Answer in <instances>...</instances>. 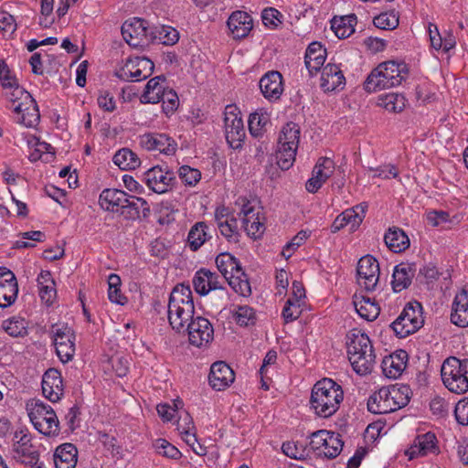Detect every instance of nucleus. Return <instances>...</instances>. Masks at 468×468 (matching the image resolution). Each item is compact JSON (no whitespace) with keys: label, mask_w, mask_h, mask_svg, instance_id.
<instances>
[{"label":"nucleus","mask_w":468,"mask_h":468,"mask_svg":"<svg viewBox=\"0 0 468 468\" xmlns=\"http://www.w3.org/2000/svg\"><path fill=\"white\" fill-rule=\"evenodd\" d=\"M348 360L354 371L365 376L372 372L376 364V354L368 335L358 329L346 335Z\"/></svg>","instance_id":"1"},{"label":"nucleus","mask_w":468,"mask_h":468,"mask_svg":"<svg viewBox=\"0 0 468 468\" xmlns=\"http://www.w3.org/2000/svg\"><path fill=\"white\" fill-rule=\"evenodd\" d=\"M344 399L342 387L331 378L317 381L311 392L310 408L320 418L333 416Z\"/></svg>","instance_id":"2"},{"label":"nucleus","mask_w":468,"mask_h":468,"mask_svg":"<svg viewBox=\"0 0 468 468\" xmlns=\"http://www.w3.org/2000/svg\"><path fill=\"white\" fill-rule=\"evenodd\" d=\"M168 322L178 332H186V326L194 319L195 305L188 285L177 284L171 292L167 305Z\"/></svg>","instance_id":"3"},{"label":"nucleus","mask_w":468,"mask_h":468,"mask_svg":"<svg viewBox=\"0 0 468 468\" xmlns=\"http://www.w3.org/2000/svg\"><path fill=\"white\" fill-rule=\"evenodd\" d=\"M407 75L408 69L404 62L385 61L370 72L364 82V89L368 92L389 89L399 85Z\"/></svg>","instance_id":"4"},{"label":"nucleus","mask_w":468,"mask_h":468,"mask_svg":"<svg viewBox=\"0 0 468 468\" xmlns=\"http://www.w3.org/2000/svg\"><path fill=\"white\" fill-rule=\"evenodd\" d=\"M216 264L221 272L224 282L243 297L251 294V287L249 277L244 271L240 262L230 253H220L216 258Z\"/></svg>","instance_id":"5"},{"label":"nucleus","mask_w":468,"mask_h":468,"mask_svg":"<svg viewBox=\"0 0 468 468\" xmlns=\"http://www.w3.org/2000/svg\"><path fill=\"white\" fill-rule=\"evenodd\" d=\"M409 388L406 386L383 387L371 395L367 401V409L374 414L393 412L409 403Z\"/></svg>","instance_id":"6"},{"label":"nucleus","mask_w":468,"mask_h":468,"mask_svg":"<svg viewBox=\"0 0 468 468\" xmlns=\"http://www.w3.org/2000/svg\"><path fill=\"white\" fill-rule=\"evenodd\" d=\"M441 376L449 391L464 394L468 391V359L446 358L441 367Z\"/></svg>","instance_id":"7"},{"label":"nucleus","mask_w":468,"mask_h":468,"mask_svg":"<svg viewBox=\"0 0 468 468\" xmlns=\"http://www.w3.org/2000/svg\"><path fill=\"white\" fill-rule=\"evenodd\" d=\"M300 127L297 123H286L279 135L276 150L277 165L282 170H288L294 163L300 141Z\"/></svg>","instance_id":"8"},{"label":"nucleus","mask_w":468,"mask_h":468,"mask_svg":"<svg viewBox=\"0 0 468 468\" xmlns=\"http://www.w3.org/2000/svg\"><path fill=\"white\" fill-rule=\"evenodd\" d=\"M30 421L35 429L45 436H57L59 421L51 406L40 399H32L27 404Z\"/></svg>","instance_id":"9"},{"label":"nucleus","mask_w":468,"mask_h":468,"mask_svg":"<svg viewBox=\"0 0 468 468\" xmlns=\"http://www.w3.org/2000/svg\"><path fill=\"white\" fill-rule=\"evenodd\" d=\"M423 322L421 304L418 302H410L390 327L397 336L404 338L419 330Z\"/></svg>","instance_id":"10"},{"label":"nucleus","mask_w":468,"mask_h":468,"mask_svg":"<svg viewBox=\"0 0 468 468\" xmlns=\"http://www.w3.org/2000/svg\"><path fill=\"white\" fill-rule=\"evenodd\" d=\"M50 334L59 360L66 364L75 356L76 335L67 324H55L51 326Z\"/></svg>","instance_id":"11"},{"label":"nucleus","mask_w":468,"mask_h":468,"mask_svg":"<svg viewBox=\"0 0 468 468\" xmlns=\"http://www.w3.org/2000/svg\"><path fill=\"white\" fill-rule=\"evenodd\" d=\"M123 39L133 48L143 47L154 38V32L150 29L146 20L133 17L125 21L122 26Z\"/></svg>","instance_id":"12"},{"label":"nucleus","mask_w":468,"mask_h":468,"mask_svg":"<svg viewBox=\"0 0 468 468\" xmlns=\"http://www.w3.org/2000/svg\"><path fill=\"white\" fill-rule=\"evenodd\" d=\"M237 109L232 105H228L225 110V137L232 149H239L245 139V129L243 121Z\"/></svg>","instance_id":"13"},{"label":"nucleus","mask_w":468,"mask_h":468,"mask_svg":"<svg viewBox=\"0 0 468 468\" xmlns=\"http://www.w3.org/2000/svg\"><path fill=\"white\" fill-rule=\"evenodd\" d=\"M193 286L196 292L201 296L207 295L212 291H219L224 298L228 295L224 280L208 269L201 268L195 273Z\"/></svg>","instance_id":"14"},{"label":"nucleus","mask_w":468,"mask_h":468,"mask_svg":"<svg viewBox=\"0 0 468 468\" xmlns=\"http://www.w3.org/2000/svg\"><path fill=\"white\" fill-rule=\"evenodd\" d=\"M356 276L360 287L368 292L374 291L379 279L378 261L370 255L362 257L357 263Z\"/></svg>","instance_id":"15"},{"label":"nucleus","mask_w":468,"mask_h":468,"mask_svg":"<svg viewBox=\"0 0 468 468\" xmlns=\"http://www.w3.org/2000/svg\"><path fill=\"white\" fill-rule=\"evenodd\" d=\"M144 180L148 187L155 193L167 192L175 184V173L165 166H154L144 173Z\"/></svg>","instance_id":"16"},{"label":"nucleus","mask_w":468,"mask_h":468,"mask_svg":"<svg viewBox=\"0 0 468 468\" xmlns=\"http://www.w3.org/2000/svg\"><path fill=\"white\" fill-rule=\"evenodd\" d=\"M191 345L197 347L207 346L213 340L214 329L211 323L202 316H197L186 326Z\"/></svg>","instance_id":"17"},{"label":"nucleus","mask_w":468,"mask_h":468,"mask_svg":"<svg viewBox=\"0 0 468 468\" xmlns=\"http://www.w3.org/2000/svg\"><path fill=\"white\" fill-rule=\"evenodd\" d=\"M140 145L147 151H158L166 155L176 153L177 144L165 133H148L140 136Z\"/></svg>","instance_id":"18"},{"label":"nucleus","mask_w":468,"mask_h":468,"mask_svg":"<svg viewBox=\"0 0 468 468\" xmlns=\"http://www.w3.org/2000/svg\"><path fill=\"white\" fill-rule=\"evenodd\" d=\"M240 213L243 214L242 223L247 234L254 239L261 238L265 231V225L264 218L261 216L260 211L256 210L250 201L242 199Z\"/></svg>","instance_id":"19"},{"label":"nucleus","mask_w":468,"mask_h":468,"mask_svg":"<svg viewBox=\"0 0 468 468\" xmlns=\"http://www.w3.org/2000/svg\"><path fill=\"white\" fill-rule=\"evenodd\" d=\"M13 452L16 458L21 460L23 463L30 468H44V463L39 461V452L37 447L28 441L27 437H22L20 441H14Z\"/></svg>","instance_id":"20"},{"label":"nucleus","mask_w":468,"mask_h":468,"mask_svg":"<svg viewBox=\"0 0 468 468\" xmlns=\"http://www.w3.org/2000/svg\"><path fill=\"white\" fill-rule=\"evenodd\" d=\"M42 393L51 402L58 401L63 396V380L58 369L48 368L44 373L42 378Z\"/></svg>","instance_id":"21"},{"label":"nucleus","mask_w":468,"mask_h":468,"mask_svg":"<svg viewBox=\"0 0 468 468\" xmlns=\"http://www.w3.org/2000/svg\"><path fill=\"white\" fill-rule=\"evenodd\" d=\"M320 86L324 92L339 91L346 86V78L336 64H327L322 69Z\"/></svg>","instance_id":"22"},{"label":"nucleus","mask_w":468,"mask_h":468,"mask_svg":"<svg viewBox=\"0 0 468 468\" xmlns=\"http://www.w3.org/2000/svg\"><path fill=\"white\" fill-rule=\"evenodd\" d=\"M235 379L234 371L223 361L215 362L210 367L208 381L212 388L224 390Z\"/></svg>","instance_id":"23"},{"label":"nucleus","mask_w":468,"mask_h":468,"mask_svg":"<svg viewBox=\"0 0 468 468\" xmlns=\"http://www.w3.org/2000/svg\"><path fill=\"white\" fill-rule=\"evenodd\" d=\"M408 359V353L402 349L385 356L381 363L383 374L392 379L399 378L406 369Z\"/></svg>","instance_id":"24"},{"label":"nucleus","mask_w":468,"mask_h":468,"mask_svg":"<svg viewBox=\"0 0 468 468\" xmlns=\"http://www.w3.org/2000/svg\"><path fill=\"white\" fill-rule=\"evenodd\" d=\"M260 89L265 99L276 101L283 92L282 76L279 71H269L260 80Z\"/></svg>","instance_id":"25"},{"label":"nucleus","mask_w":468,"mask_h":468,"mask_svg":"<svg viewBox=\"0 0 468 468\" xmlns=\"http://www.w3.org/2000/svg\"><path fill=\"white\" fill-rule=\"evenodd\" d=\"M438 452L437 439L434 433L426 432L418 435L414 440V443L406 451V455L410 460L419 456H425L430 453Z\"/></svg>","instance_id":"26"},{"label":"nucleus","mask_w":468,"mask_h":468,"mask_svg":"<svg viewBox=\"0 0 468 468\" xmlns=\"http://www.w3.org/2000/svg\"><path fill=\"white\" fill-rule=\"evenodd\" d=\"M451 322L459 327L468 326V290L458 292L452 304Z\"/></svg>","instance_id":"27"},{"label":"nucleus","mask_w":468,"mask_h":468,"mask_svg":"<svg viewBox=\"0 0 468 468\" xmlns=\"http://www.w3.org/2000/svg\"><path fill=\"white\" fill-rule=\"evenodd\" d=\"M150 211V206L145 199L127 194L121 215L126 219L135 220L140 218H147Z\"/></svg>","instance_id":"28"},{"label":"nucleus","mask_w":468,"mask_h":468,"mask_svg":"<svg viewBox=\"0 0 468 468\" xmlns=\"http://www.w3.org/2000/svg\"><path fill=\"white\" fill-rule=\"evenodd\" d=\"M416 272V264L401 262L398 264L392 274V289L395 292H399L407 289L412 282Z\"/></svg>","instance_id":"29"},{"label":"nucleus","mask_w":468,"mask_h":468,"mask_svg":"<svg viewBox=\"0 0 468 468\" xmlns=\"http://www.w3.org/2000/svg\"><path fill=\"white\" fill-rule=\"evenodd\" d=\"M127 193L116 189V188H106L102 190L99 197V204L101 207L107 211L120 213L126 202Z\"/></svg>","instance_id":"30"},{"label":"nucleus","mask_w":468,"mask_h":468,"mask_svg":"<svg viewBox=\"0 0 468 468\" xmlns=\"http://www.w3.org/2000/svg\"><path fill=\"white\" fill-rule=\"evenodd\" d=\"M326 58V49L320 42H312L306 48L304 63L310 75L316 74L324 66Z\"/></svg>","instance_id":"31"},{"label":"nucleus","mask_w":468,"mask_h":468,"mask_svg":"<svg viewBox=\"0 0 468 468\" xmlns=\"http://www.w3.org/2000/svg\"><path fill=\"white\" fill-rule=\"evenodd\" d=\"M14 112L16 113V122L31 128L38 124L40 120V114L37 104L33 99L28 101V104L22 105L17 104L14 107Z\"/></svg>","instance_id":"32"},{"label":"nucleus","mask_w":468,"mask_h":468,"mask_svg":"<svg viewBox=\"0 0 468 468\" xmlns=\"http://www.w3.org/2000/svg\"><path fill=\"white\" fill-rule=\"evenodd\" d=\"M227 24L234 38L245 37L252 28L250 16L243 11L233 12Z\"/></svg>","instance_id":"33"},{"label":"nucleus","mask_w":468,"mask_h":468,"mask_svg":"<svg viewBox=\"0 0 468 468\" xmlns=\"http://www.w3.org/2000/svg\"><path fill=\"white\" fill-rule=\"evenodd\" d=\"M53 460L56 468H75L78 450L72 443H63L56 448Z\"/></svg>","instance_id":"34"},{"label":"nucleus","mask_w":468,"mask_h":468,"mask_svg":"<svg viewBox=\"0 0 468 468\" xmlns=\"http://www.w3.org/2000/svg\"><path fill=\"white\" fill-rule=\"evenodd\" d=\"M353 303L359 316L367 321H374L380 314L378 303L367 296L355 295Z\"/></svg>","instance_id":"35"},{"label":"nucleus","mask_w":468,"mask_h":468,"mask_svg":"<svg viewBox=\"0 0 468 468\" xmlns=\"http://www.w3.org/2000/svg\"><path fill=\"white\" fill-rule=\"evenodd\" d=\"M165 78L163 75L156 76L151 79L146 86L144 94L142 95V101L145 103H157L162 100L166 89L163 82Z\"/></svg>","instance_id":"36"},{"label":"nucleus","mask_w":468,"mask_h":468,"mask_svg":"<svg viewBox=\"0 0 468 468\" xmlns=\"http://www.w3.org/2000/svg\"><path fill=\"white\" fill-rule=\"evenodd\" d=\"M384 240L388 249L396 253L402 252L410 247L409 237L399 228L389 229L384 236Z\"/></svg>","instance_id":"37"},{"label":"nucleus","mask_w":468,"mask_h":468,"mask_svg":"<svg viewBox=\"0 0 468 468\" xmlns=\"http://www.w3.org/2000/svg\"><path fill=\"white\" fill-rule=\"evenodd\" d=\"M129 76L133 81H139L150 77L154 71V64L147 58H135L130 62Z\"/></svg>","instance_id":"38"},{"label":"nucleus","mask_w":468,"mask_h":468,"mask_svg":"<svg viewBox=\"0 0 468 468\" xmlns=\"http://www.w3.org/2000/svg\"><path fill=\"white\" fill-rule=\"evenodd\" d=\"M356 16L355 15L334 17L331 28L338 38H346L355 32Z\"/></svg>","instance_id":"39"},{"label":"nucleus","mask_w":468,"mask_h":468,"mask_svg":"<svg viewBox=\"0 0 468 468\" xmlns=\"http://www.w3.org/2000/svg\"><path fill=\"white\" fill-rule=\"evenodd\" d=\"M113 163L122 170H134L141 165L138 155L129 148H122L112 158Z\"/></svg>","instance_id":"40"},{"label":"nucleus","mask_w":468,"mask_h":468,"mask_svg":"<svg viewBox=\"0 0 468 468\" xmlns=\"http://www.w3.org/2000/svg\"><path fill=\"white\" fill-rule=\"evenodd\" d=\"M249 131L253 137H261L270 122V115L262 109L251 113L249 118Z\"/></svg>","instance_id":"41"},{"label":"nucleus","mask_w":468,"mask_h":468,"mask_svg":"<svg viewBox=\"0 0 468 468\" xmlns=\"http://www.w3.org/2000/svg\"><path fill=\"white\" fill-rule=\"evenodd\" d=\"M378 105L389 112H400L406 105V99L402 94L390 92L382 94L378 98Z\"/></svg>","instance_id":"42"},{"label":"nucleus","mask_w":468,"mask_h":468,"mask_svg":"<svg viewBox=\"0 0 468 468\" xmlns=\"http://www.w3.org/2000/svg\"><path fill=\"white\" fill-rule=\"evenodd\" d=\"M207 226L204 222H197L189 230L187 236V242L189 248L196 251L197 250L205 241L210 238L207 231Z\"/></svg>","instance_id":"43"},{"label":"nucleus","mask_w":468,"mask_h":468,"mask_svg":"<svg viewBox=\"0 0 468 468\" xmlns=\"http://www.w3.org/2000/svg\"><path fill=\"white\" fill-rule=\"evenodd\" d=\"M18 293L17 280L0 282V307L5 308L12 305Z\"/></svg>","instance_id":"44"},{"label":"nucleus","mask_w":468,"mask_h":468,"mask_svg":"<svg viewBox=\"0 0 468 468\" xmlns=\"http://www.w3.org/2000/svg\"><path fill=\"white\" fill-rule=\"evenodd\" d=\"M344 442L339 433L332 431L324 443L323 449L319 454L324 455L328 459H334L338 456L343 449Z\"/></svg>","instance_id":"45"},{"label":"nucleus","mask_w":468,"mask_h":468,"mask_svg":"<svg viewBox=\"0 0 468 468\" xmlns=\"http://www.w3.org/2000/svg\"><path fill=\"white\" fill-rule=\"evenodd\" d=\"M2 328L13 337H22L27 334V323L19 316H13L5 320Z\"/></svg>","instance_id":"46"},{"label":"nucleus","mask_w":468,"mask_h":468,"mask_svg":"<svg viewBox=\"0 0 468 468\" xmlns=\"http://www.w3.org/2000/svg\"><path fill=\"white\" fill-rule=\"evenodd\" d=\"M176 426L188 444H193L197 441L194 421L187 412H183V415L179 416Z\"/></svg>","instance_id":"47"},{"label":"nucleus","mask_w":468,"mask_h":468,"mask_svg":"<svg viewBox=\"0 0 468 468\" xmlns=\"http://www.w3.org/2000/svg\"><path fill=\"white\" fill-rule=\"evenodd\" d=\"M232 313L234 320L240 326H250L256 323V313L249 305H237Z\"/></svg>","instance_id":"48"},{"label":"nucleus","mask_w":468,"mask_h":468,"mask_svg":"<svg viewBox=\"0 0 468 468\" xmlns=\"http://www.w3.org/2000/svg\"><path fill=\"white\" fill-rule=\"evenodd\" d=\"M7 89L9 90V91L5 92V97L7 101L12 103V105L9 106V108L13 111L16 105L28 104V101L34 99L29 92H27L23 87L19 85V83L14 87Z\"/></svg>","instance_id":"49"},{"label":"nucleus","mask_w":468,"mask_h":468,"mask_svg":"<svg viewBox=\"0 0 468 468\" xmlns=\"http://www.w3.org/2000/svg\"><path fill=\"white\" fill-rule=\"evenodd\" d=\"M373 24L384 30H392L399 26V16L395 12H384L375 16Z\"/></svg>","instance_id":"50"},{"label":"nucleus","mask_w":468,"mask_h":468,"mask_svg":"<svg viewBox=\"0 0 468 468\" xmlns=\"http://www.w3.org/2000/svg\"><path fill=\"white\" fill-rule=\"evenodd\" d=\"M154 447L157 453L170 459L178 460L182 456L180 451L165 439L155 440Z\"/></svg>","instance_id":"51"},{"label":"nucleus","mask_w":468,"mask_h":468,"mask_svg":"<svg viewBox=\"0 0 468 468\" xmlns=\"http://www.w3.org/2000/svg\"><path fill=\"white\" fill-rule=\"evenodd\" d=\"M218 228L221 235H223L229 241H239V227L235 217L229 218L226 221H220Z\"/></svg>","instance_id":"52"},{"label":"nucleus","mask_w":468,"mask_h":468,"mask_svg":"<svg viewBox=\"0 0 468 468\" xmlns=\"http://www.w3.org/2000/svg\"><path fill=\"white\" fill-rule=\"evenodd\" d=\"M311 232L308 230L299 231L282 249V255L289 259L293 251L298 249L309 237Z\"/></svg>","instance_id":"53"},{"label":"nucleus","mask_w":468,"mask_h":468,"mask_svg":"<svg viewBox=\"0 0 468 468\" xmlns=\"http://www.w3.org/2000/svg\"><path fill=\"white\" fill-rule=\"evenodd\" d=\"M329 177L330 176H325V173H323L315 165L313 169V176L305 184L306 190L310 193H316Z\"/></svg>","instance_id":"54"},{"label":"nucleus","mask_w":468,"mask_h":468,"mask_svg":"<svg viewBox=\"0 0 468 468\" xmlns=\"http://www.w3.org/2000/svg\"><path fill=\"white\" fill-rule=\"evenodd\" d=\"M302 306L297 300L288 299L282 310V317L286 323L296 320L302 314Z\"/></svg>","instance_id":"55"},{"label":"nucleus","mask_w":468,"mask_h":468,"mask_svg":"<svg viewBox=\"0 0 468 468\" xmlns=\"http://www.w3.org/2000/svg\"><path fill=\"white\" fill-rule=\"evenodd\" d=\"M282 449L283 453L292 459L301 460L305 456V448L298 441L283 442Z\"/></svg>","instance_id":"56"},{"label":"nucleus","mask_w":468,"mask_h":468,"mask_svg":"<svg viewBox=\"0 0 468 468\" xmlns=\"http://www.w3.org/2000/svg\"><path fill=\"white\" fill-rule=\"evenodd\" d=\"M178 175L181 180L188 186H195L201 178L200 171L188 165L181 166L178 170Z\"/></svg>","instance_id":"57"},{"label":"nucleus","mask_w":468,"mask_h":468,"mask_svg":"<svg viewBox=\"0 0 468 468\" xmlns=\"http://www.w3.org/2000/svg\"><path fill=\"white\" fill-rule=\"evenodd\" d=\"M282 15L273 7H267L261 13V19L266 27L275 28L282 23Z\"/></svg>","instance_id":"58"},{"label":"nucleus","mask_w":468,"mask_h":468,"mask_svg":"<svg viewBox=\"0 0 468 468\" xmlns=\"http://www.w3.org/2000/svg\"><path fill=\"white\" fill-rule=\"evenodd\" d=\"M157 34L158 36L154 33V36L165 45H174L178 41V32L175 28L163 26L157 30Z\"/></svg>","instance_id":"59"},{"label":"nucleus","mask_w":468,"mask_h":468,"mask_svg":"<svg viewBox=\"0 0 468 468\" xmlns=\"http://www.w3.org/2000/svg\"><path fill=\"white\" fill-rule=\"evenodd\" d=\"M16 21L11 14L5 11L0 12V31L7 34H14L16 30Z\"/></svg>","instance_id":"60"},{"label":"nucleus","mask_w":468,"mask_h":468,"mask_svg":"<svg viewBox=\"0 0 468 468\" xmlns=\"http://www.w3.org/2000/svg\"><path fill=\"white\" fill-rule=\"evenodd\" d=\"M427 223L432 227H439L450 221L449 213L443 210H431L426 214Z\"/></svg>","instance_id":"61"},{"label":"nucleus","mask_w":468,"mask_h":468,"mask_svg":"<svg viewBox=\"0 0 468 468\" xmlns=\"http://www.w3.org/2000/svg\"><path fill=\"white\" fill-rule=\"evenodd\" d=\"M454 416L461 425H468V397L458 401L454 409Z\"/></svg>","instance_id":"62"},{"label":"nucleus","mask_w":468,"mask_h":468,"mask_svg":"<svg viewBox=\"0 0 468 468\" xmlns=\"http://www.w3.org/2000/svg\"><path fill=\"white\" fill-rule=\"evenodd\" d=\"M163 109L165 112H174L179 103L178 96L173 90L166 89L162 96Z\"/></svg>","instance_id":"63"},{"label":"nucleus","mask_w":468,"mask_h":468,"mask_svg":"<svg viewBox=\"0 0 468 468\" xmlns=\"http://www.w3.org/2000/svg\"><path fill=\"white\" fill-rule=\"evenodd\" d=\"M332 431L320 430L314 431L311 434L310 446L311 448L319 453L321 449H323L324 443H325L326 439L329 437Z\"/></svg>","instance_id":"64"}]
</instances>
